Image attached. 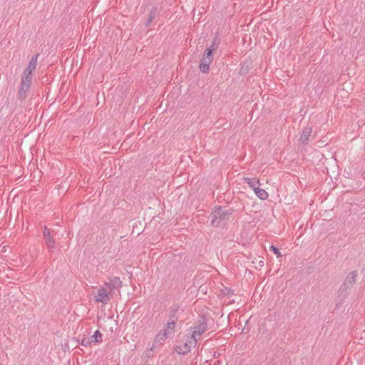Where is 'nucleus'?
Listing matches in <instances>:
<instances>
[{"mask_svg": "<svg viewBox=\"0 0 365 365\" xmlns=\"http://www.w3.org/2000/svg\"><path fill=\"white\" fill-rule=\"evenodd\" d=\"M232 210L231 209H225L222 206L215 207L210 214L211 225L218 227L221 222L228 220V217L231 215Z\"/></svg>", "mask_w": 365, "mask_h": 365, "instance_id": "f257e3e1", "label": "nucleus"}, {"mask_svg": "<svg viewBox=\"0 0 365 365\" xmlns=\"http://www.w3.org/2000/svg\"><path fill=\"white\" fill-rule=\"evenodd\" d=\"M190 329L192 331V335L199 340L201 335L207 329V319L204 316H200L197 319L196 325L191 327Z\"/></svg>", "mask_w": 365, "mask_h": 365, "instance_id": "f03ea898", "label": "nucleus"}, {"mask_svg": "<svg viewBox=\"0 0 365 365\" xmlns=\"http://www.w3.org/2000/svg\"><path fill=\"white\" fill-rule=\"evenodd\" d=\"M198 339L192 334L187 336L185 341L178 345L176 348V351L178 354H185L191 351V348L196 346Z\"/></svg>", "mask_w": 365, "mask_h": 365, "instance_id": "7ed1b4c3", "label": "nucleus"}, {"mask_svg": "<svg viewBox=\"0 0 365 365\" xmlns=\"http://www.w3.org/2000/svg\"><path fill=\"white\" fill-rule=\"evenodd\" d=\"M32 76H23L21 81V84L19 90V97L20 99H24L26 97V93L29 91L31 83Z\"/></svg>", "mask_w": 365, "mask_h": 365, "instance_id": "20e7f679", "label": "nucleus"}, {"mask_svg": "<svg viewBox=\"0 0 365 365\" xmlns=\"http://www.w3.org/2000/svg\"><path fill=\"white\" fill-rule=\"evenodd\" d=\"M110 299V293L105 287H101L95 295V301L108 304Z\"/></svg>", "mask_w": 365, "mask_h": 365, "instance_id": "39448f33", "label": "nucleus"}, {"mask_svg": "<svg viewBox=\"0 0 365 365\" xmlns=\"http://www.w3.org/2000/svg\"><path fill=\"white\" fill-rule=\"evenodd\" d=\"M43 237V239L45 240V242L48 250L50 252H53L56 246V242L54 240V238L51 236V230L48 229L46 226L44 227Z\"/></svg>", "mask_w": 365, "mask_h": 365, "instance_id": "423d86ee", "label": "nucleus"}, {"mask_svg": "<svg viewBox=\"0 0 365 365\" xmlns=\"http://www.w3.org/2000/svg\"><path fill=\"white\" fill-rule=\"evenodd\" d=\"M104 285L110 291H113L115 289L121 288L123 287V282L119 277H112L109 278V282H106L104 283Z\"/></svg>", "mask_w": 365, "mask_h": 365, "instance_id": "0eeeda50", "label": "nucleus"}, {"mask_svg": "<svg viewBox=\"0 0 365 365\" xmlns=\"http://www.w3.org/2000/svg\"><path fill=\"white\" fill-rule=\"evenodd\" d=\"M357 272L356 270L351 272L346 277L343 284L341 287V289H346L349 287L352 286L356 282V279L357 277Z\"/></svg>", "mask_w": 365, "mask_h": 365, "instance_id": "6e6552de", "label": "nucleus"}, {"mask_svg": "<svg viewBox=\"0 0 365 365\" xmlns=\"http://www.w3.org/2000/svg\"><path fill=\"white\" fill-rule=\"evenodd\" d=\"M38 56L39 54L36 53L31 57V60L29 62L28 67L24 71V76H32V72L36 68L37 65V59Z\"/></svg>", "mask_w": 365, "mask_h": 365, "instance_id": "1a4fd4ad", "label": "nucleus"}, {"mask_svg": "<svg viewBox=\"0 0 365 365\" xmlns=\"http://www.w3.org/2000/svg\"><path fill=\"white\" fill-rule=\"evenodd\" d=\"M160 9L158 8V6H153L149 14L147 21L145 22V26L149 27L150 24L155 21V19L159 16Z\"/></svg>", "mask_w": 365, "mask_h": 365, "instance_id": "9d476101", "label": "nucleus"}, {"mask_svg": "<svg viewBox=\"0 0 365 365\" xmlns=\"http://www.w3.org/2000/svg\"><path fill=\"white\" fill-rule=\"evenodd\" d=\"M212 58H207L202 56L199 68L202 73H207L210 70V65L212 62Z\"/></svg>", "mask_w": 365, "mask_h": 365, "instance_id": "9b49d317", "label": "nucleus"}, {"mask_svg": "<svg viewBox=\"0 0 365 365\" xmlns=\"http://www.w3.org/2000/svg\"><path fill=\"white\" fill-rule=\"evenodd\" d=\"M312 131V128L311 127L307 126L304 128L299 139L302 143L306 144L307 143Z\"/></svg>", "mask_w": 365, "mask_h": 365, "instance_id": "f8f14e48", "label": "nucleus"}, {"mask_svg": "<svg viewBox=\"0 0 365 365\" xmlns=\"http://www.w3.org/2000/svg\"><path fill=\"white\" fill-rule=\"evenodd\" d=\"M244 182L248 184V185L254 190L257 187L259 186V180L257 178H244Z\"/></svg>", "mask_w": 365, "mask_h": 365, "instance_id": "ddd939ff", "label": "nucleus"}, {"mask_svg": "<svg viewBox=\"0 0 365 365\" xmlns=\"http://www.w3.org/2000/svg\"><path fill=\"white\" fill-rule=\"evenodd\" d=\"M254 192L260 200H264L268 197V193L267 191H265L264 189L259 188V186L257 187L254 190Z\"/></svg>", "mask_w": 365, "mask_h": 365, "instance_id": "4468645a", "label": "nucleus"}, {"mask_svg": "<svg viewBox=\"0 0 365 365\" xmlns=\"http://www.w3.org/2000/svg\"><path fill=\"white\" fill-rule=\"evenodd\" d=\"M102 337H103L102 333L99 330H97L90 337V339H91V342L92 343H94V344L97 343V344H98V343H101L102 341Z\"/></svg>", "mask_w": 365, "mask_h": 365, "instance_id": "2eb2a0df", "label": "nucleus"}, {"mask_svg": "<svg viewBox=\"0 0 365 365\" xmlns=\"http://www.w3.org/2000/svg\"><path fill=\"white\" fill-rule=\"evenodd\" d=\"M168 336V332L167 329L160 330L158 334L155 336V341H165Z\"/></svg>", "mask_w": 365, "mask_h": 365, "instance_id": "dca6fc26", "label": "nucleus"}, {"mask_svg": "<svg viewBox=\"0 0 365 365\" xmlns=\"http://www.w3.org/2000/svg\"><path fill=\"white\" fill-rule=\"evenodd\" d=\"M178 309H179V307L177 305H173L171 307L169 320L177 321V319H178L177 314H178Z\"/></svg>", "mask_w": 365, "mask_h": 365, "instance_id": "f3484780", "label": "nucleus"}, {"mask_svg": "<svg viewBox=\"0 0 365 365\" xmlns=\"http://www.w3.org/2000/svg\"><path fill=\"white\" fill-rule=\"evenodd\" d=\"M80 344L82 346H88L91 345L92 344V342H91V339L90 338H83L81 340Z\"/></svg>", "mask_w": 365, "mask_h": 365, "instance_id": "a211bd4d", "label": "nucleus"}, {"mask_svg": "<svg viewBox=\"0 0 365 365\" xmlns=\"http://www.w3.org/2000/svg\"><path fill=\"white\" fill-rule=\"evenodd\" d=\"M212 53H213V51H212V50H211V49H208V48H207V49L205 51L204 54H203V56H203V57H205V58H212V59H213V55H212Z\"/></svg>", "mask_w": 365, "mask_h": 365, "instance_id": "6ab92c4d", "label": "nucleus"}, {"mask_svg": "<svg viewBox=\"0 0 365 365\" xmlns=\"http://www.w3.org/2000/svg\"><path fill=\"white\" fill-rule=\"evenodd\" d=\"M175 324L176 321L169 320V322L167 324V328L165 329H167L168 331V329L173 330L175 327Z\"/></svg>", "mask_w": 365, "mask_h": 365, "instance_id": "aec40b11", "label": "nucleus"}, {"mask_svg": "<svg viewBox=\"0 0 365 365\" xmlns=\"http://www.w3.org/2000/svg\"><path fill=\"white\" fill-rule=\"evenodd\" d=\"M222 292H223V294L225 295H227V296H232L234 294V291L231 288H229V287H225V289H223L222 290Z\"/></svg>", "mask_w": 365, "mask_h": 365, "instance_id": "412c9836", "label": "nucleus"}, {"mask_svg": "<svg viewBox=\"0 0 365 365\" xmlns=\"http://www.w3.org/2000/svg\"><path fill=\"white\" fill-rule=\"evenodd\" d=\"M219 44L217 42V38L214 39L212 44L210 45V48L208 49H211L212 51H215L218 48Z\"/></svg>", "mask_w": 365, "mask_h": 365, "instance_id": "4be33fe9", "label": "nucleus"}, {"mask_svg": "<svg viewBox=\"0 0 365 365\" xmlns=\"http://www.w3.org/2000/svg\"><path fill=\"white\" fill-rule=\"evenodd\" d=\"M269 250L272 252H273L274 254H276L277 255V257H280L281 256V253H280L279 249L277 247H275L274 245H271L269 247Z\"/></svg>", "mask_w": 365, "mask_h": 365, "instance_id": "5701e85b", "label": "nucleus"}]
</instances>
